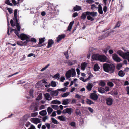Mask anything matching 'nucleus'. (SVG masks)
<instances>
[{
    "label": "nucleus",
    "mask_w": 129,
    "mask_h": 129,
    "mask_svg": "<svg viewBox=\"0 0 129 129\" xmlns=\"http://www.w3.org/2000/svg\"><path fill=\"white\" fill-rule=\"evenodd\" d=\"M103 67L105 72L113 73L115 71V66L112 64L104 63L103 64Z\"/></svg>",
    "instance_id": "obj_1"
},
{
    "label": "nucleus",
    "mask_w": 129,
    "mask_h": 129,
    "mask_svg": "<svg viewBox=\"0 0 129 129\" xmlns=\"http://www.w3.org/2000/svg\"><path fill=\"white\" fill-rule=\"evenodd\" d=\"M93 57L94 59L101 62H107L106 61L107 57L105 55H100L98 54H94L93 55Z\"/></svg>",
    "instance_id": "obj_2"
},
{
    "label": "nucleus",
    "mask_w": 129,
    "mask_h": 129,
    "mask_svg": "<svg viewBox=\"0 0 129 129\" xmlns=\"http://www.w3.org/2000/svg\"><path fill=\"white\" fill-rule=\"evenodd\" d=\"M76 74V73L75 70L74 69L72 68L66 72L65 76L66 78L67 79H68L71 76L72 77L75 76Z\"/></svg>",
    "instance_id": "obj_3"
},
{
    "label": "nucleus",
    "mask_w": 129,
    "mask_h": 129,
    "mask_svg": "<svg viewBox=\"0 0 129 129\" xmlns=\"http://www.w3.org/2000/svg\"><path fill=\"white\" fill-rule=\"evenodd\" d=\"M117 53L124 59L128 58V56L129 55V50H127L126 52L124 53L121 50H119L117 51Z\"/></svg>",
    "instance_id": "obj_4"
},
{
    "label": "nucleus",
    "mask_w": 129,
    "mask_h": 129,
    "mask_svg": "<svg viewBox=\"0 0 129 129\" xmlns=\"http://www.w3.org/2000/svg\"><path fill=\"white\" fill-rule=\"evenodd\" d=\"M16 26L17 29V30L16 29H13V31H14V33L19 38L20 36L19 35V34L20 31V26L19 25V24L18 23H16Z\"/></svg>",
    "instance_id": "obj_5"
},
{
    "label": "nucleus",
    "mask_w": 129,
    "mask_h": 129,
    "mask_svg": "<svg viewBox=\"0 0 129 129\" xmlns=\"http://www.w3.org/2000/svg\"><path fill=\"white\" fill-rule=\"evenodd\" d=\"M30 107L31 108L32 110L34 109V111H37L40 110L39 105L38 104L35 103H33L31 105Z\"/></svg>",
    "instance_id": "obj_6"
},
{
    "label": "nucleus",
    "mask_w": 129,
    "mask_h": 129,
    "mask_svg": "<svg viewBox=\"0 0 129 129\" xmlns=\"http://www.w3.org/2000/svg\"><path fill=\"white\" fill-rule=\"evenodd\" d=\"M76 63H77L76 60H66L64 61V63L67 64L69 66L74 65Z\"/></svg>",
    "instance_id": "obj_7"
},
{
    "label": "nucleus",
    "mask_w": 129,
    "mask_h": 129,
    "mask_svg": "<svg viewBox=\"0 0 129 129\" xmlns=\"http://www.w3.org/2000/svg\"><path fill=\"white\" fill-rule=\"evenodd\" d=\"M113 59L117 62H120L121 61V59L118 56V55L115 54H114L112 55Z\"/></svg>",
    "instance_id": "obj_8"
},
{
    "label": "nucleus",
    "mask_w": 129,
    "mask_h": 129,
    "mask_svg": "<svg viewBox=\"0 0 129 129\" xmlns=\"http://www.w3.org/2000/svg\"><path fill=\"white\" fill-rule=\"evenodd\" d=\"M73 111V109L71 108H67L64 110L62 112V113L64 114L68 113L69 115L71 114L72 112Z\"/></svg>",
    "instance_id": "obj_9"
},
{
    "label": "nucleus",
    "mask_w": 129,
    "mask_h": 129,
    "mask_svg": "<svg viewBox=\"0 0 129 129\" xmlns=\"http://www.w3.org/2000/svg\"><path fill=\"white\" fill-rule=\"evenodd\" d=\"M19 38H20L21 40H26L27 39H29V37L27 35L23 33L21 34L19 36Z\"/></svg>",
    "instance_id": "obj_10"
},
{
    "label": "nucleus",
    "mask_w": 129,
    "mask_h": 129,
    "mask_svg": "<svg viewBox=\"0 0 129 129\" xmlns=\"http://www.w3.org/2000/svg\"><path fill=\"white\" fill-rule=\"evenodd\" d=\"M106 103L109 106L112 105L113 103V99L110 97L107 98L106 99Z\"/></svg>",
    "instance_id": "obj_11"
},
{
    "label": "nucleus",
    "mask_w": 129,
    "mask_h": 129,
    "mask_svg": "<svg viewBox=\"0 0 129 129\" xmlns=\"http://www.w3.org/2000/svg\"><path fill=\"white\" fill-rule=\"evenodd\" d=\"M87 14L88 15H90L92 16V17H94L97 16V13L95 12H89L88 11L87 12Z\"/></svg>",
    "instance_id": "obj_12"
},
{
    "label": "nucleus",
    "mask_w": 129,
    "mask_h": 129,
    "mask_svg": "<svg viewBox=\"0 0 129 129\" xmlns=\"http://www.w3.org/2000/svg\"><path fill=\"white\" fill-rule=\"evenodd\" d=\"M31 119L32 121L36 124L41 122L40 119L37 118H31Z\"/></svg>",
    "instance_id": "obj_13"
},
{
    "label": "nucleus",
    "mask_w": 129,
    "mask_h": 129,
    "mask_svg": "<svg viewBox=\"0 0 129 129\" xmlns=\"http://www.w3.org/2000/svg\"><path fill=\"white\" fill-rule=\"evenodd\" d=\"M90 97L92 99L96 101L98 98V96L96 94L92 93L90 94Z\"/></svg>",
    "instance_id": "obj_14"
},
{
    "label": "nucleus",
    "mask_w": 129,
    "mask_h": 129,
    "mask_svg": "<svg viewBox=\"0 0 129 129\" xmlns=\"http://www.w3.org/2000/svg\"><path fill=\"white\" fill-rule=\"evenodd\" d=\"M17 10L15 9L14 11V18H13V20L14 21H16V23H18V20L17 18Z\"/></svg>",
    "instance_id": "obj_15"
},
{
    "label": "nucleus",
    "mask_w": 129,
    "mask_h": 129,
    "mask_svg": "<svg viewBox=\"0 0 129 129\" xmlns=\"http://www.w3.org/2000/svg\"><path fill=\"white\" fill-rule=\"evenodd\" d=\"M54 42L52 39H49L48 40V43L47 47V48H49L52 46V45L53 44Z\"/></svg>",
    "instance_id": "obj_16"
},
{
    "label": "nucleus",
    "mask_w": 129,
    "mask_h": 129,
    "mask_svg": "<svg viewBox=\"0 0 129 129\" xmlns=\"http://www.w3.org/2000/svg\"><path fill=\"white\" fill-rule=\"evenodd\" d=\"M87 12H88V11H86L82 14L80 16V18L81 19L84 20L85 19L87 16L88 15L87 13H86Z\"/></svg>",
    "instance_id": "obj_17"
},
{
    "label": "nucleus",
    "mask_w": 129,
    "mask_h": 129,
    "mask_svg": "<svg viewBox=\"0 0 129 129\" xmlns=\"http://www.w3.org/2000/svg\"><path fill=\"white\" fill-rule=\"evenodd\" d=\"M58 91L57 90H54L51 91L50 93V94L53 96H57L58 95Z\"/></svg>",
    "instance_id": "obj_18"
},
{
    "label": "nucleus",
    "mask_w": 129,
    "mask_h": 129,
    "mask_svg": "<svg viewBox=\"0 0 129 129\" xmlns=\"http://www.w3.org/2000/svg\"><path fill=\"white\" fill-rule=\"evenodd\" d=\"M65 37V35L64 34H62L59 35L57 38V42H59V41L61 40L62 39L64 38Z\"/></svg>",
    "instance_id": "obj_19"
},
{
    "label": "nucleus",
    "mask_w": 129,
    "mask_h": 129,
    "mask_svg": "<svg viewBox=\"0 0 129 129\" xmlns=\"http://www.w3.org/2000/svg\"><path fill=\"white\" fill-rule=\"evenodd\" d=\"M87 65V63L86 62L82 63L81 65V70H84Z\"/></svg>",
    "instance_id": "obj_20"
},
{
    "label": "nucleus",
    "mask_w": 129,
    "mask_h": 129,
    "mask_svg": "<svg viewBox=\"0 0 129 129\" xmlns=\"http://www.w3.org/2000/svg\"><path fill=\"white\" fill-rule=\"evenodd\" d=\"M45 98L47 100H50L52 99V97L50 96L49 94L46 93L44 95Z\"/></svg>",
    "instance_id": "obj_21"
},
{
    "label": "nucleus",
    "mask_w": 129,
    "mask_h": 129,
    "mask_svg": "<svg viewBox=\"0 0 129 129\" xmlns=\"http://www.w3.org/2000/svg\"><path fill=\"white\" fill-rule=\"evenodd\" d=\"M73 9L74 11H78L81 10L82 9L81 7L80 6L78 5H76L74 7Z\"/></svg>",
    "instance_id": "obj_22"
},
{
    "label": "nucleus",
    "mask_w": 129,
    "mask_h": 129,
    "mask_svg": "<svg viewBox=\"0 0 129 129\" xmlns=\"http://www.w3.org/2000/svg\"><path fill=\"white\" fill-rule=\"evenodd\" d=\"M74 23V21H72L69 24V26L68 27L67 29V30L69 31H71V29L72 28V25Z\"/></svg>",
    "instance_id": "obj_23"
},
{
    "label": "nucleus",
    "mask_w": 129,
    "mask_h": 129,
    "mask_svg": "<svg viewBox=\"0 0 129 129\" xmlns=\"http://www.w3.org/2000/svg\"><path fill=\"white\" fill-rule=\"evenodd\" d=\"M93 86V85L92 84L89 83L86 86V88L88 91H90L91 90Z\"/></svg>",
    "instance_id": "obj_24"
},
{
    "label": "nucleus",
    "mask_w": 129,
    "mask_h": 129,
    "mask_svg": "<svg viewBox=\"0 0 129 129\" xmlns=\"http://www.w3.org/2000/svg\"><path fill=\"white\" fill-rule=\"evenodd\" d=\"M69 101L68 99H64L62 100V104L63 105H67L69 104Z\"/></svg>",
    "instance_id": "obj_25"
},
{
    "label": "nucleus",
    "mask_w": 129,
    "mask_h": 129,
    "mask_svg": "<svg viewBox=\"0 0 129 129\" xmlns=\"http://www.w3.org/2000/svg\"><path fill=\"white\" fill-rule=\"evenodd\" d=\"M98 12L99 13L101 14H103V11L102 7L101 5L99 4L98 5Z\"/></svg>",
    "instance_id": "obj_26"
},
{
    "label": "nucleus",
    "mask_w": 129,
    "mask_h": 129,
    "mask_svg": "<svg viewBox=\"0 0 129 129\" xmlns=\"http://www.w3.org/2000/svg\"><path fill=\"white\" fill-rule=\"evenodd\" d=\"M47 113L46 110H43L40 111L39 113V114L43 116L46 115L47 114Z\"/></svg>",
    "instance_id": "obj_27"
},
{
    "label": "nucleus",
    "mask_w": 129,
    "mask_h": 129,
    "mask_svg": "<svg viewBox=\"0 0 129 129\" xmlns=\"http://www.w3.org/2000/svg\"><path fill=\"white\" fill-rule=\"evenodd\" d=\"M98 90L99 92L101 93H104L105 91V89L101 87L98 88Z\"/></svg>",
    "instance_id": "obj_28"
},
{
    "label": "nucleus",
    "mask_w": 129,
    "mask_h": 129,
    "mask_svg": "<svg viewBox=\"0 0 129 129\" xmlns=\"http://www.w3.org/2000/svg\"><path fill=\"white\" fill-rule=\"evenodd\" d=\"M57 118L58 119L60 120L63 121H65L66 120V118L64 116H58L57 117Z\"/></svg>",
    "instance_id": "obj_29"
},
{
    "label": "nucleus",
    "mask_w": 129,
    "mask_h": 129,
    "mask_svg": "<svg viewBox=\"0 0 129 129\" xmlns=\"http://www.w3.org/2000/svg\"><path fill=\"white\" fill-rule=\"evenodd\" d=\"M100 68L98 64H95L94 66V70L95 71H98L99 69Z\"/></svg>",
    "instance_id": "obj_30"
},
{
    "label": "nucleus",
    "mask_w": 129,
    "mask_h": 129,
    "mask_svg": "<svg viewBox=\"0 0 129 129\" xmlns=\"http://www.w3.org/2000/svg\"><path fill=\"white\" fill-rule=\"evenodd\" d=\"M47 111L48 114L50 115L53 111V109L50 107H49L47 108Z\"/></svg>",
    "instance_id": "obj_31"
},
{
    "label": "nucleus",
    "mask_w": 129,
    "mask_h": 129,
    "mask_svg": "<svg viewBox=\"0 0 129 129\" xmlns=\"http://www.w3.org/2000/svg\"><path fill=\"white\" fill-rule=\"evenodd\" d=\"M52 103L53 104H61V102L60 101L56 100H53L52 102Z\"/></svg>",
    "instance_id": "obj_32"
},
{
    "label": "nucleus",
    "mask_w": 129,
    "mask_h": 129,
    "mask_svg": "<svg viewBox=\"0 0 129 129\" xmlns=\"http://www.w3.org/2000/svg\"><path fill=\"white\" fill-rule=\"evenodd\" d=\"M118 74L119 75L120 77H123L125 75V73L122 70L119 71L118 72Z\"/></svg>",
    "instance_id": "obj_33"
},
{
    "label": "nucleus",
    "mask_w": 129,
    "mask_h": 129,
    "mask_svg": "<svg viewBox=\"0 0 129 129\" xmlns=\"http://www.w3.org/2000/svg\"><path fill=\"white\" fill-rule=\"evenodd\" d=\"M86 18L88 20H90L92 21H93L94 20V19L90 15H87Z\"/></svg>",
    "instance_id": "obj_34"
},
{
    "label": "nucleus",
    "mask_w": 129,
    "mask_h": 129,
    "mask_svg": "<svg viewBox=\"0 0 129 129\" xmlns=\"http://www.w3.org/2000/svg\"><path fill=\"white\" fill-rule=\"evenodd\" d=\"M110 48V47L109 46H108L106 48H105L103 50V52L105 54L107 53V51Z\"/></svg>",
    "instance_id": "obj_35"
},
{
    "label": "nucleus",
    "mask_w": 129,
    "mask_h": 129,
    "mask_svg": "<svg viewBox=\"0 0 129 129\" xmlns=\"http://www.w3.org/2000/svg\"><path fill=\"white\" fill-rule=\"evenodd\" d=\"M30 41V39H26L25 41L24 42L21 41V43H22L23 45H26L27 43L29 42Z\"/></svg>",
    "instance_id": "obj_36"
},
{
    "label": "nucleus",
    "mask_w": 129,
    "mask_h": 129,
    "mask_svg": "<svg viewBox=\"0 0 129 129\" xmlns=\"http://www.w3.org/2000/svg\"><path fill=\"white\" fill-rule=\"evenodd\" d=\"M60 77L59 74L58 73H57L54 75L53 78H54L55 79H59Z\"/></svg>",
    "instance_id": "obj_37"
},
{
    "label": "nucleus",
    "mask_w": 129,
    "mask_h": 129,
    "mask_svg": "<svg viewBox=\"0 0 129 129\" xmlns=\"http://www.w3.org/2000/svg\"><path fill=\"white\" fill-rule=\"evenodd\" d=\"M51 86L53 87H55L57 86L56 83L55 82L52 81L51 82Z\"/></svg>",
    "instance_id": "obj_38"
},
{
    "label": "nucleus",
    "mask_w": 129,
    "mask_h": 129,
    "mask_svg": "<svg viewBox=\"0 0 129 129\" xmlns=\"http://www.w3.org/2000/svg\"><path fill=\"white\" fill-rule=\"evenodd\" d=\"M52 122L55 124H58V122L57 121L53 118H51Z\"/></svg>",
    "instance_id": "obj_39"
},
{
    "label": "nucleus",
    "mask_w": 129,
    "mask_h": 129,
    "mask_svg": "<svg viewBox=\"0 0 129 129\" xmlns=\"http://www.w3.org/2000/svg\"><path fill=\"white\" fill-rule=\"evenodd\" d=\"M75 113L77 115H80L81 114L80 111L78 108H77L75 110Z\"/></svg>",
    "instance_id": "obj_40"
},
{
    "label": "nucleus",
    "mask_w": 129,
    "mask_h": 129,
    "mask_svg": "<svg viewBox=\"0 0 129 129\" xmlns=\"http://www.w3.org/2000/svg\"><path fill=\"white\" fill-rule=\"evenodd\" d=\"M45 41V38H43L41 39H39V41L38 43V44H40L42 43Z\"/></svg>",
    "instance_id": "obj_41"
},
{
    "label": "nucleus",
    "mask_w": 129,
    "mask_h": 129,
    "mask_svg": "<svg viewBox=\"0 0 129 129\" xmlns=\"http://www.w3.org/2000/svg\"><path fill=\"white\" fill-rule=\"evenodd\" d=\"M87 103L89 104V105L91 104H94V103L91 100L88 99L87 101Z\"/></svg>",
    "instance_id": "obj_42"
},
{
    "label": "nucleus",
    "mask_w": 129,
    "mask_h": 129,
    "mask_svg": "<svg viewBox=\"0 0 129 129\" xmlns=\"http://www.w3.org/2000/svg\"><path fill=\"white\" fill-rule=\"evenodd\" d=\"M105 82L103 81H101L99 83V85L100 86L103 87L105 85Z\"/></svg>",
    "instance_id": "obj_43"
},
{
    "label": "nucleus",
    "mask_w": 129,
    "mask_h": 129,
    "mask_svg": "<svg viewBox=\"0 0 129 129\" xmlns=\"http://www.w3.org/2000/svg\"><path fill=\"white\" fill-rule=\"evenodd\" d=\"M5 3L7 5L12 6L13 5L10 2L9 0H6L5 1Z\"/></svg>",
    "instance_id": "obj_44"
},
{
    "label": "nucleus",
    "mask_w": 129,
    "mask_h": 129,
    "mask_svg": "<svg viewBox=\"0 0 129 129\" xmlns=\"http://www.w3.org/2000/svg\"><path fill=\"white\" fill-rule=\"evenodd\" d=\"M37 112H33L31 114V117H34L37 116L38 115Z\"/></svg>",
    "instance_id": "obj_45"
},
{
    "label": "nucleus",
    "mask_w": 129,
    "mask_h": 129,
    "mask_svg": "<svg viewBox=\"0 0 129 129\" xmlns=\"http://www.w3.org/2000/svg\"><path fill=\"white\" fill-rule=\"evenodd\" d=\"M70 93L69 92H66L64 94L61 96L62 97H67L69 94Z\"/></svg>",
    "instance_id": "obj_46"
},
{
    "label": "nucleus",
    "mask_w": 129,
    "mask_h": 129,
    "mask_svg": "<svg viewBox=\"0 0 129 129\" xmlns=\"http://www.w3.org/2000/svg\"><path fill=\"white\" fill-rule=\"evenodd\" d=\"M67 88L66 87L63 88H61V89H57L58 91H61L63 92H65L66 91V89Z\"/></svg>",
    "instance_id": "obj_47"
},
{
    "label": "nucleus",
    "mask_w": 129,
    "mask_h": 129,
    "mask_svg": "<svg viewBox=\"0 0 129 129\" xmlns=\"http://www.w3.org/2000/svg\"><path fill=\"white\" fill-rule=\"evenodd\" d=\"M120 21H118L115 27L114 28H115L117 27H120Z\"/></svg>",
    "instance_id": "obj_48"
},
{
    "label": "nucleus",
    "mask_w": 129,
    "mask_h": 129,
    "mask_svg": "<svg viewBox=\"0 0 129 129\" xmlns=\"http://www.w3.org/2000/svg\"><path fill=\"white\" fill-rule=\"evenodd\" d=\"M51 106L54 109H57L58 108V106L55 105H51Z\"/></svg>",
    "instance_id": "obj_49"
},
{
    "label": "nucleus",
    "mask_w": 129,
    "mask_h": 129,
    "mask_svg": "<svg viewBox=\"0 0 129 129\" xmlns=\"http://www.w3.org/2000/svg\"><path fill=\"white\" fill-rule=\"evenodd\" d=\"M15 21V22L14 24H13V20L12 19H11L10 20V23L11 24V25L13 27L16 26V21Z\"/></svg>",
    "instance_id": "obj_50"
},
{
    "label": "nucleus",
    "mask_w": 129,
    "mask_h": 129,
    "mask_svg": "<svg viewBox=\"0 0 129 129\" xmlns=\"http://www.w3.org/2000/svg\"><path fill=\"white\" fill-rule=\"evenodd\" d=\"M7 22H8V30H7V34L8 35H9L10 34L9 33V22L8 20V19L7 18Z\"/></svg>",
    "instance_id": "obj_51"
},
{
    "label": "nucleus",
    "mask_w": 129,
    "mask_h": 129,
    "mask_svg": "<svg viewBox=\"0 0 129 129\" xmlns=\"http://www.w3.org/2000/svg\"><path fill=\"white\" fill-rule=\"evenodd\" d=\"M49 64H48L46 65L44 67L42 68L41 70V71H42L46 70L49 66Z\"/></svg>",
    "instance_id": "obj_52"
},
{
    "label": "nucleus",
    "mask_w": 129,
    "mask_h": 129,
    "mask_svg": "<svg viewBox=\"0 0 129 129\" xmlns=\"http://www.w3.org/2000/svg\"><path fill=\"white\" fill-rule=\"evenodd\" d=\"M108 85L111 87H112L114 86V84L111 82L109 81L108 83Z\"/></svg>",
    "instance_id": "obj_53"
},
{
    "label": "nucleus",
    "mask_w": 129,
    "mask_h": 129,
    "mask_svg": "<svg viewBox=\"0 0 129 129\" xmlns=\"http://www.w3.org/2000/svg\"><path fill=\"white\" fill-rule=\"evenodd\" d=\"M9 13L11 14L13 13V10L10 8H8L7 9Z\"/></svg>",
    "instance_id": "obj_54"
},
{
    "label": "nucleus",
    "mask_w": 129,
    "mask_h": 129,
    "mask_svg": "<svg viewBox=\"0 0 129 129\" xmlns=\"http://www.w3.org/2000/svg\"><path fill=\"white\" fill-rule=\"evenodd\" d=\"M64 53L65 55V56L66 58L67 59H68L69 57V56L68 55V52H64Z\"/></svg>",
    "instance_id": "obj_55"
},
{
    "label": "nucleus",
    "mask_w": 129,
    "mask_h": 129,
    "mask_svg": "<svg viewBox=\"0 0 129 129\" xmlns=\"http://www.w3.org/2000/svg\"><path fill=\"white\" fill-rule=\"evenodd\" d=\"M49 118V116H47L44 117L43 119V121L45 122V121L46 120V119H48Z\"/></svg>",
    "instance_id": "obj_56"
},
{
    "label": "nucleus",
    "mask_w": 129,
    "mask_h": 129,
    "mask_svg": "<svg viewBox=\"0 0 129 129\" xmlns=\"http://www.w3.org/2000/svg\"><path fill=\"white\" fill-rule=\"evenodd\" d=\"M40 110L44 109L45 108V106L44 105H42L40 106L39 107Z\"/></svg>",
    "instance_id": "obj_57"
},
{
    "label": "nucleus",
    "mask_w": 129,
    "mask_h": 129,
    "mask_svg": "<svg viewBox=\"0 0 129 129\" xmlns=\"http://www.w3.org/2000/svg\"><path fill=\"white\" fill-rule=\"evenodd\" d=\"M48 129H49L50 128V124L48 123H46L45 124Z\"/></svg>",
    "instance_id": "obj_58"
},
{
    "label": "nucleus",
    "mask_w": 129,
    "mask_h": 129,
    "mask_svg": "<svg viewBox=\"0 0 129 129\" xmlns=\"http://www.w3.org/2000/svg\"><path fill=\"white\" fill-rule=\"evenodd\" d=\"M56 115V111H54L52 113V114L51 115V116L52 117H55Z\"/></svg>",
    "instance_id": "obj_59"
},
{
    "label": "nucleus",
    "mask_w": 129,
    "mask_h": 129,
    "mask_svg": "<svg viewBox=\"0 0 129 129\" xmlns=\"http://www.w3.org/2000/svg\"><path fill=\"white\" fill-rule=\"evenodd\" d=\"M70 125L73 127H75V124L74 122H72L70 124Z\"/></svg>",
    "instance_id": "obj_60"
},
{
    "label": "nucleus",
    "mask_w": 129,
    "mask_h": 129,
    "mask_svg": "<svg viewBox=\"0 0 129 129\" xmlns=\"http://www.w3.org/2000/svg\"><path fill=\"white\" fill-rule=\"evenodd\" d=\"M65 80V78L64 76H61L60 78V81L61 82H63Z\"/></svg>",
    "instance_id": "obj_61"
},
{
    "label": "nucleus",
    "mask_w": 129,
    "mask_h": 129,
    "mask_svg": "<svg viewBox=\"0 0 129 129\" xmlns=\"http://www.w3.org/2000/svg\"><path fill=\"white\" fill-rule=\"evenodd\" d=\"M103 10L104 12H106L107 10V7L106 6H105L103 7Z\"/></svg>",
    "instance_id": "obj_62"
},
{
    "label": "nucleus",
    "mask_w": 129,
    "mask_h": 129,
    "mask_svg": "<svg viewBox=\"0 0 129 129\" xmlns=\"http://www.w3.org/2000/svg\"><path fill=\"white\" fill-rule=\"evenodd\" d=\"M126 90L127 92V94H129V86H127L126 87Z\"/></svg>",
    "instance_id": "obj_63"
},
{
    "label": "nucleus",
    "mask_w": 129,
    "mask_h": 129,
    "mask_svg": "<svg viewBox=\"0 0 129 129\" xmlns=\"http://www.w3.org/2000/svg\"><path fill=\"white\" fill-rule=\"evenodd\" d=\"M28 129H35V128L33 125H31L30 127Z\"/></svg>",
    "instance_id": "obj_64"
}]
</instances>
